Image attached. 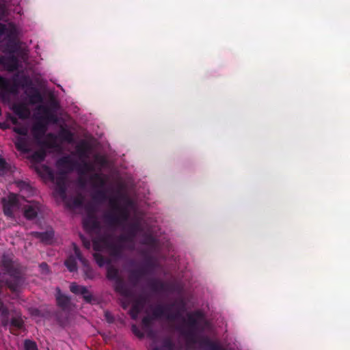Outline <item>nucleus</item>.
Instances as JSON below:
<instances>
[{
  "label": "nucleus",
  "mask_w": 350,
  "mask_h": 350,
  "mask_svg": "<svg viewBox=\"0 0 350 350\" xmlns=\"http://www.w3.org/2000/svg\"><path fill=\"white\" fill-rule=\"evenodd\" d=\"M203 319V314L196 310L187 313V320L183 319V321L187 325V328L183 327L179 328L180 334L185 338L187 342L196 344L198 340V332L199 331V321Z\"/></svg>",
  "instance_id": "1"
},
{
  "label": "nucleus",
  "mask_w": 350,
  "mask_h": 350,
  "mask_svg": "<svg viewBox=\"0 0 350 350\" xmlns=\"http://www.w3.org/2000/svg\"><path fill=\"white\" fill-rule=\"evenodd\" d=\"M107 278L114 281V291L122 296L129 297L132 295L131 290L126 286L123 278L120 275L119 270L111 263L106 267Z\"/></svg>",
  "instance_id": "2"
},
{
  "label": "nucleus",
  "mask_w": 350,
  "mask_h": 350,
  "mask_svg": "<svg viewBox=\"0 0 350 350\" xmlns=\"http://www.w3.org/2000/svg\"><path fill=\"white\" fill-rule=\"evenodd\" d=\"M106 222L112 227L124 225L129 218V213L126 208L122 207L116 212H109L104 216Z\"/></svg>",
  "instance_id": "3"
},
{
  "label": "nucleus",
  "mask_w": 350,
  "mask_h": 350,
  "mask_svg": "<svg viewBox=\"0 0 350 350\" xmlns=\"http://www.w3.org/2000/svg\"><path fill=\"white\" fill-rule=\"evenodd\" d=\"M3 213L10 218L14 217V213L17 211L21 206L18 196L14 193H10L7 198L1 199Z\"/></svg>",
  "instance_id": "4"
},
{
  "label": "nucleus",
  "mask_w": 350,
  "mask_h": 350,
  "mask_svg": "<svg viewBox=\"0 0 350 350\" xmlns=\"http://www.w3.org/2000/svg\"><path fill=\"white\" fill-rule=\"evenodd\" d=\"M23 215L27 220H32L42 211V204L37 201H29L23 207Z\"/></svg>",
  "instance_id": "5"
},
{
  "label": "nucleus",
  "mask_w": 350,
  "mask_h": 350,
  "mask_svg": "<svg viewBox=\"0 0 350 350\" xmlns=\"http://www.w3.org/2000/svg\"><path fill=\"white\" fill-rule=\"evenodd\" d=\"M73 246L75 254L77 257V259L81 262L83 267V271L84 273L85 279H94L96 276V273L93 270V269L90 266L88 260L83 256L79 248L77 246L76 244H73Z\"/></svg>",
  "instance_id": "6"
},
{
  "label": "nucleus",
  "mask_w": 350,
  "mask_h": 350,
  "mask_svg": "<svg viewBox=\"0 0 350 350\" xmlns=\"http://www.w3.org/2000/svg\"><path fill=\"white\" fill-rule=\"evenodd\" d=\"M146 303L147 297L144 295H139L137 299L134 300L129 310V314L132 319L136 320L137 319L139 314L144 309Z\"/></svg>",
  "instance_id": "7"
},
{
  "label": "nucleus",
  "mask_w": 350,
  "mask_h": 350,
  "mask_svg": "<svg viewBox=\"0 0 350 350\" xmlns=\"http://www.w3.org/2000/svg\"><path fill=\"white\" fill-rule=\"evenodd\" d=\"M141 228L139 223H133L129 226L126 234H121L117 238L120 243H133L137 234L140 231Z\"/></svg>",
  "instance_id": "8"
},
{
  "label": "nucleus",
  "mask_w": 350,
  "mask_h": 350,
  "mask_svg": "<svg viewBox=\"0 0 350 350\" xmlns=\"http://www.w3.org/2000/svg\"><path fill=\"white\" fill-rule=\"evenodd\" d=\"M83 226L84 229L89 232L100 229V223L97 220L93 212L89 211L83 219Z\"/></svg>",
  "instance_id": "9"
},
{
  "label": "nucleus",
  "mask_w": 350,
  "mask_h": 350,
  "mask_svg": "<svg viewBox=\"0 0 350 350\" xmlns=\"http://www.w3.org/2000/svg\"><path fill=\"white\" fill-rule=\"evenodd\" d=\"M70 291L75 295H81L87 303H91L93 300L92 293L84 286L78 285L73 282L70 285Z\"/></svg>",
  "instance_id": "10"
},
{
  "label": "nucleus",
  "mask_w": 350,
  "mask_h": 350,
  "mask_svg": "<svg viewBox=\"0 0 350 350\" xmlns=\"http://www.w3.org/2000/svg\"><path fill=\"white\" fill-rule=\"evenodd\" d=\"M57 165L59 168L72 172L74 169L77 168L78 163L73 160L70 156H65L57 160Z\"/></svg>",
  "instance_id": "11"
},
{
  "label": "nucleus",
  "mask_w": 350,
  "mask_h": 350,
  "mask_svg": "<svg viewBox=\"0 0 350 350\" xmlns=\"http://www.w3.org/2000/svg\"><path fill=\"white\" fill-rule=\"evenodd\" d=\"M61 174L56 177L55 178V191L58 193L59 196L62 199H66V178L64 176L65 172H61Z\"/></svg>",
  "instance_id": "12"
},
{
  "label": "nucleus",
  "mask_w": 350,
  "mask_h": 350,
  "mask_svg": "<svg viewBox=\"0 0 350 350\" xmlns=\"http://www.w3.org/2000/svg\"><path fill=\"white\" fill-rule=\"evenodd\" d=\"M55 299H56L57 305L62 310H66L70 308V297L63 294L61 291V289L59 287L56 288Z\"/></svg>",
  "instance_id": "13"
},
{
  "label": "nucleus",
  "mask_w": 350,
  "mask_h": 350,
  "mask_svg": "<svg viewBox=\"0 0 350 350\" xmlns=\"http://www.w3.org/2000/svg\"><path fill=\"white\" fill-rule=\"evenodd\" d=\"M176 306V302L171 304L163 306L159 304L154 307L152 310V317L154 319H159L161 317H165L168 312L171 311L173 308Z\"/></svg>",
  "instance_id": "14"
},
{
  "label": "nucleus",
  "mask_w": 350,
  "mask_h": 350,
  "mask_svg": "<svg viewBox=\"0 0 350 350\" xmlns=\"http://www.w3.org/2000/svg\"><path fill=\"white\" fill-rule=\"evenodd\" d=\"M146 275L145 268H138L130 271L129 275V282L133 285L137 286L140 280Z\"/></svg>",
  "instance_id": "15"
},
{
  "label": "nucleus",
  "mask_w": 350,
  "mask_h": 350,
  "mask_svg": "<svg viewBox=\"0 0 350 350\" xmlns=\"http://www.w3.org/2000/svg\"><path fill=\"white\" fill-rule=\"evenodd\" d=\"M18 87L19 85L16 81H14L13 83H11L9 79L0 75L1 90L9 92L10 93H16L17 92Z\"/></svg>",
  "instance_id": "16"
},
{
  "label": "nucleus",
  "mask_w": 350,
  "mask_h": 350,
  "mask_svg": "<svg viewBox=\"0 0 350 350\" xmlns=\"http://www.w3.org/2000/svg\"><path fill=\"white\" fill-rule=\"evenodd\" d=\"M12 109L21 119H27L30 115V111L27 105L23 103L13 105Z\"/></svg>",
  "instance_id": "17"
},
{
  "label": "nucleus",
  "mask_w": 350,
  "mask_h": 350,
  "mask_svg": "<svg viewBox=\"0 0 350 350\" xmlns=\"http://www.w3.org/2000/svg\"><path fill=\"white\" fill-rule=\"evenodd\" d=\"M46 130L47 127L46 124L41 121L36 122L33 125L31 129L33 137L37 141H39L43 137V136L45 135L46 132Z\"/></svg>",
  "instance_id": "18"
},
{
  "label": "nucleus",
  "mask_w": 350,
  "mask_h": 350,
  "mask_svg": "<svg viewBox=\"0 0 350 350\" xmlns=\"http://www.w3.org/2000/svg\"><path fill=\"white\" fill-rule=\"evenodd\" d=\"M14 145L17 150L23 153H28L30 151L29 142L27 136L16 137Z\"/></svg>",
  "instance_id": "19"
},
{
  "label": "nucleus",
  "mask_w": 350,
  "mask_h": 350,
  "mask_svg": "<svg viewBox=\"0 0 350 350\" xmlns=\"http://www.w3.org/2000/svg\"><path fill=\"white\" fill-rule=\"evenodd\" d=\"M31 235L33 237L40 239L44 243H49L52 241L54 237V232L52 230H47L45 232H32Z\"/></svg>",
  "instance_id": "20"
},
{
  "label": "nucleus",
  "mask_w": 350,
  "mask_h": 350,
  "mask_svg": "<svg viewBox=\"0 0 350 350\" xmlns=\"http://www.w3.org/2000/svg\"><path fill=\"white\" fill-rule=\"evenodd\" d=\"M177 306V311L175 312H172V310L168 312V313L166 315V319L170 321H174L176 320H178L179 319H183L182 318V314L180 311H183L185 310V304L183 301H180L179 303H176V306L174 307Z\"/></svg>",
  "instance_id": "21"
},
{
  "label": "nucleus",
  "mask_w": 350,
  "mask_h": 350,
  "mask_svg": "<svg viewBox=\"0 0 350 350\" xmlns=\"http://www.w3.org/2000/svg\"><path fill=\"white\" fill-rule=\"evenodd\" d=\"M124 243H120L118 241L117 243L111 242L108 244L107 247L110 252V254L114 257H120L124 250Z\"/></svg>",
  "instance_id": "22"
},
{
  "label": "nucleus",
  "mask_w": 350,
  "mask_h": 350,
  "mask_svg": "<svg viewBox=\"0 0 350 350\" xmlns=\"http://www.w3.org/2000/svg\"><path fill=\"white\" fill-rule=\"evenodd\" d=\"M28 97L29 102L31 105L42 103L43 100V98L41 93L38 89L35 88H31V91L28 94Z\"/></svg>",
  "instance_id": "23"
},
{
  "label": "nucleus",
  "mask_w": 350,
  "mask_h": 350,
  "mask_svg": "<svg viewBox=\"0 0 350 350\" xmlns=\"http://www.w3.org/2000/svg\"><path fill=\"white\" fill-rule=\"evenodd\" d=\"M10 332L14 335H17L16 332L13 330L14 328L16 329H21L24 327V321L20 316H16L12 317L10 320Z\"/></svg>",
  "instance_id": "24"
},
{
  "label": "nucleus",
  "mask_w": 350,
  "mask_h": 350,
  "mask_svg": "<svg viewBox=\"0 0 350 350\" xmlns=\"http://www.w3.org/2000/svg\"><path fill=\"white\" fill-rule=\"evenodd\" d=\"M57 136L52 133L46 135V139L41 142V144L49 148H55L57 147Z\"/></svg>",
  "instance_id": "25"
},
{
  "label": "nucleus",
  "mask_w": 350,
  "mask_h": 350,
  "mask_svg": "<svg viewBox=\"0 0 350 350\" xmlns=\"http://www.w3.org/2000/svg\"><path fill=\"white\" fill-rule=\"evenodd\" d=\"M40 107L43 111L44 116L42 118L44 120H45L47 122L55 123L57 122V116L49 108L43 106Z\"/></svg>",
  "instance_id": "26"
},
{
  "label": "nucleus",
  "mask_w": 350,
  "mask_h": 350,
  "mask_svg": "<svg viewBox=\"0 0 350 350\" xmlns=\"http://www.w3.org/2000/svg\"><path fill=\"white\" fill-rule=\"evenodd\" d=\"M36 170L40 176H47L51 179L54 178V175L51 169L46 165H41L40 166L36 167Z\"/></svg>",
  "instance_id": "27"
},
{
  "label": "nucleus",
  "mask_w": 350,
  "mask_h": 350,
  "mask_svg": "<svg viewBox=\"0 0 350 350\" xmlns=\"http://www.w3.org/2000/svg\"><path fill=\"white\" fill-rule=\"evenodd\" d=\"M77 256L75 257L74 256L71 255L69 256L65 260L64 265L69 271L74 272L77 270Z\"/></svg>",
  "instance_id": "28"
},
{
  "label": "nucleus",
  "mask_w": 350,
  "mask_h": 350,
  "mask_svg": "<svg viewBox=\"0 0 350 350\" xmlns=\"http://www.w3.org/2000/svg\"><path fill=\"white\" fill-rule=\"evenodd\" d=\"M16 33V28L14 25L10 24L8 27L5 24L0 23V36L8 34L9 36Z\"/></svg>",
  "instance_id": "29"
},
{
  "label": "nucleus",
  "mask_w": 350,
  "mask_h": 350,
  "mask_svg": "<svg viewBox=\"0 0 350 350\" xmlns=\"http://www.w3.org/2000/svg\"><path fill=\"white\" fill-rule=\"evenodd\" d=\"M93 256H94V258L96 262L100 267H103L106 264L108 265L111 263V261L109 259L105 258V256H103L102 254H100L98 252H95L93 254Z\"/></svg>",
  "instance_id": "30"
},
{
  "label": "nucleus",
  "mask_w": 350,
  "mask_h": 350,
  "mask_svg": "<svg viewBox=\"0 0 350 350\" xmlns=\"http://www.w3.org/2000/svg\"><path fill=\"white\" fill-rule=\"evenodd\" d=\"M9 315H10V312H9L8 308L4 309L3 310H2L1 312H0V323H1V326H3V327H6L10 324V321Z\"/></svg>",
  "instance_id": "31"
},
{
  "label": "nucleus",
  "mask_w": 350,
  "mask_h": 350,
  "mask_svg": "<svg viewBox=\"0 0 350 350\" xmlns=\"http://www.w3.org/2000/svg\"><path fill=\"white\" fill-rule=\"evenodd\" d=\"M46 157V152L44 150H40L34 152L31 156V159L33 162L40 163L44 160Z\"/></svg>",
  "instance_id": "32"
},
{
  "label": "nucleus",
  "mask_w": 350,
  "mask_h": 350,
  "mask_svg": "<svg viewBox=\"0 0 350 350\" xmlns=\"http://www.w3.org/2000/svg\"><path fill=\"white\" fill-rule=\"evenodd\" d=\"M77 169L79 174H85L92 170V166L90 163L83 161L81 164L78 163Z\"/></svg>",
  "instance_id": "33"
},
{
  "label": "nucleus",
  "mask_w": 350,
  "mask_h": 350,
  "mask_svg": "<svg viewBox=\"0 0 350 350\" xmlns=\"http://www.w3.org/2000/svg\"><path fill=\"white\" fill-rule=\"evenodd\" d=\"M83 197L81 194H79L71 199V202L70 203H68V206L74 208L80 207L83 204Z\"/></svg>",
  "instance_id": "34"
},
{
  "label": "nucleus",
  "mask_w": 350,
  "mask_h": 350,
  "mask_svg": "<svg viewBox=\"0 0 350 350\" xmlns=\"http://www.w3.org/2000/svg\"><path fill=\"white\" fill-rule=\"evenodd\" d=\"M149 287L153 291H161L164 288V284L162 282L158 280H151L148 282Z\"/></svg>",
  "instance_id": "35"
},
{
  "label": "nucleus",
  "mask_w": 350,
  "mask_h": 350,
  "mask_svg": "<svg viewBox=\"0 0 350 350\" xmlns=\"http://www.w3.org/2000/svg\"><path fill=\"white\" fill-rule=\"evenodd\" d=\"M23 350H38V348L35 341L25 339L23 342Z\"/></svg>",
  "instance_id": "36"
},
{
  "label": "nucleus",
  "mask_w": 350,
  "mask_h": 350,
  "mask_svg": "<svg viewBox=\"0 0 350 350\" xmlns=\"http://www.w3.org/2000/svg\"><path fill=\"white\" fill-rule=\"evenodd\" d=\"M153 317L145 316L142 320L143 329H150L152 327Z\"/></svg>",
  "instance_id": "37"
},
{
  "label": "nucleus",
  "mask_w": 350,
  "mask_h": 350,
  "mask_svg": "<svg viewBox=\"0 0 350 350\" xmlns=\"http://www.w3.org/2000/svg\"><path fill=\"white\" fill-rule=\"evenodd\" d=\"M12 130L14 133L18 134L19 137L27 136L28 129L25 126L16 125Z\"/></svg>",
  "instance_id": "38"
},
{
  "label": "nucleus",
  "mask_w": 350,
  "mask_h": 350,
  "mask_svg": "<svg viewBox=\"0 0 350 350\" xmlns=\"http://www.w3.org/2000/svg\"><path fill=\"white\" fill-rule=\"evenodd\" d=\"M10 170V165L6 162L5 159L0 157V170L5 175Z\"/></svg>",
  "instance_id": "39"
},
{
  "label": "nucleus",
  "mask_w": 350,
  "mask_h": 350,
  "mask_svg": "<svg viewBox=\"0 0 350 350\" xmlns=\"http://www.w3.org/2000/svg\"><path fill=\"white\" fill-rule=\"evenodd\" d=\"M93 198L94 200L104 201L107 199V195L105 191L98 190L96 191Z\"/></svg>",
  "instance_id": "40"
},
{
  "label": "nucleus",
  "mask_w": 350,
  "mask_h": 350,
  "mask_svg": "<svg viewBox=\"0 0 350 350\" xmlns=\"http://www.w3.org/2000/svg\"><path fill=\"white\" fill-rule=\"evenodd\" d=\"M109 204L112 208L111 212L118 211L122 206H120L118 200L116 198H111L109 199Z\"/></svg>",
  "instance_id": "41"
},
{
  "label": "nucleus",
  "mask_w": 350,
  "mask_h": 350,
  "mask_svg": "<svg viewBox=\"0 0 350 350\" xmlns=\"http://www.w3.org/2000/svg\"><path fill=\"white\" fill-rule=\"evenodd\" d=\"M60 135L64 140L68 142H71L72 140V134L68 130H63L61 132Z\"/></svg>",
  "instance_id": "42"
},
{
  "label": "nucleus",
  "mask_w": 350,
  "mask_h": 350,
  "mask_svg": "<svg viewBox=\"0 0 350 350\" xmlns=\"http://www.w3.org/2000/svg\"><path fill=\"white\" fill-rule=\"evenodd\" d=\"M203 343L211 350H219V346L217 343L211 341L209 339L204 340Z\"/></svg>",
  "instance_id": "43"
},
{
  "label": "nucleus",
  "mask_w": 350,
  "mask_h": 350,
  "mask_svg": "<svg viewBox=\"0 0 350 350\" xmlns=\"http://www.w3.org/2000/svg\"><path fill=\"white\" fill-rule=\"evenodd\" d=\"M132 332L139 338L142 339L144 337V334L142 332L136 325L131 326Z\"/></svg>",
  "instance_id": "44"
},
{
  "label": "nucleus",
  "mask_w": 350,
  "mask_h": 350,
  "mask_svg": "<svg viewBox=\"0 0 350 350\" xmlns=\"http://www.w3.org/2000/svg\"><path fill=\"white\" fill-rule=\"evenodd\" d=\"M163 347L168 350H174V344L170 338H165L163 341Z\"/></svg>",
  "instance_id": "45"
},
{
  "label": "nucleus",
  "mask_w": 350,
  "mask_h": 350,
  "mask_svg": "<svg viewBox=\"0 0 350 350\" xmlns=\"http://www.w3.org/2000/svg\"><path fill=\"white\" fill-rule=\"evenodd\" d=\"M100 241L105 243L106 240L105 238H103L100 240H98V239L93 240V248L95 251L100 250V249H101L100 243Z\"/></svg>",
  "instance_id": "46"
},
{
  "label": "nucleus",
  "mask_w": 350,
  "mask_h": 350,
  "mask_svg": "<svg viewBox=\"0 0 350 350\" xmlns=\"http://www.w3.org/2000/svg\"><path fill=\"white\" fill-rule=\"evenodd\" d=\"M141 268H145L146 274L149 272V271L153 269L154 268V263L150 259H148L146 261L144 265Z\"/></svg>",
  "instance_id": "47"
},
{
  "label": "nucleus",
  "mask_w": 350,
  "mask_h": 350,
  "mask_svg": "<svg viewBox=\"0 0 350 350\" xmlns=\"http://www.w3.org/2000/svg\"><path fill=\"white\" fill-rule=\"evenodd\" d=\"M123 297H124V299L121 300V306L125 310L130 305L129 299L133 297V295L131 297H126L124 296H123Z\"/></svg>",
  "instance_id": "48"
},
{
  "label": "nucleus",
  "mask_w": 350,
  "mask_h": 350,
  "mask_svg": "<svg viewBox=\"0 0 350 350\" xmlns=\"http://www.w3.org/2000/svg\"><path fill=\"white\" fill-rule=\"evenodd\" d=\"M83 245L86 249H90L91 247V243L89 240L85 239L83 236H81Z\"/></svg>",
  "instance_id": "49"
},
{
  "label": "nucleus",
  "mask_w": 350,
  "mask_h": 350,
  "mask_svg": "<svg viewBox=\"0 0 350 350\" xmlns=\"http://www.w3.org/2000/svg\"><path fill=\"white\" fill-rule=\"evenodd\" d=\"M30 313L32 316H40V311L38 308H31L30 310Z\"/></svg>",
  "instance_id": "50"
},
{
  "label": "nucleus",
  "mask_w": 350,
  "mask_h": 350,
  "mask_svg": "<svg viewBox=\"0 0 350 350\" xmlns=\"http://www.w3.org/2000/svg\"><path fill=\"white\" fill-rule=\"evenodd\" d=\"M105 316L107 322L112 323L114 319L109 312H105Z\"/></svg>",
  "instance_id": "51"
},
{
  "label": "nucleus",
  "mask_w": 350,
  "mask_h": 350,
  "mask_svg": "<svg viewBox=\"0 0 350 350\" xmlns=\"http://www.w3.org/2000/svg\"><path fill=\"white\" fill-rule=\"evenodd\" d=\"M8 118L11 120V122L13 124H14L16 126L19 124V122L16 117L12 116L10 114H9Z\"/></svg>",
  "instance_id": "52"
},
{
  "label": "nucleus",
  "mask_w": 350,
  "mask_h": 350,
  "mask_svg": "<svg viewBox=\"0 0 350 350\" xmlns=\"http://www.w3.org/2000/svg\"><path fill=\"white\" fill-rule=\"evenodd\" d=\"M144 330L147 332L148 336L149 338H154V332H153L152 327L150 329H144Z\"/></svg>",
  "instance_id": "53"
},
{
  "label": "nucleus",
  "mask_w": 350,
  "mask_h": 350,
  "mask_svg": "<svg viewBox=\"0 0 350 350\" xmlns=\"http://www.w3.org/2000/svg\"><path fill=\"white\" fill-rule=\"evenodd\" d=\"M94 178H95L97 180H98V181L100 182V185H101V186L104 185L105 182H104L103 179L100 176V175H98V174H95V175H94Z\"/></svg>",
  "instance_id": "54"
},
{
  "label": "nucleus",
  "mask_w": 350,
  "mask_h": 350,
  "mask_svg": "<svg viewBox=\"0 0 350 350\" xmlns=\"http://www.w3.org/2000/svg\"><path fill=\"white\" fill-rule=\"evenodd\" d=\"M8 128H9V126L5 122H0V129H1L3 130H5Z\"/></svg>",
  "instance_id": "55"
},
{
  "label": "nucleus",
  "mask_w": 350,
  "mask_h": 350,
  "mask_svg": "<svg viewBox=\"0 0 350 350\" xmlns=\"http://www.w3.org/2000/svg\"><path fill=\"white\" fill-rule=\"evenodd\" d=\"M153 350H163V349L159 347H154L153 348Z\"/></svg>",
  "instance_id": "56"
},
{
  "label": "nucleus",
  "mask_w": 350,
  "mask_h": 350,
  "mask_svg": "<svg viewBox=\"0 0 350 350\" xmlns=\"http://www.w3.org/2000/svg\"><path fill=\"white\" fill-rule=\"evenodd\" d=\"M41 266H45V267H47V264L45 263V262H43L41 264Z\"/></svg>",
  "instance_id": "57"
}]
</instances>
